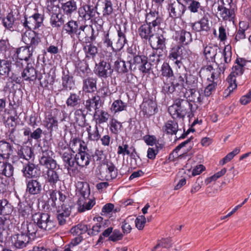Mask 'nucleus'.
<instances>
[{"instance_id": "obj_1", "label": "nucleus", "mask_w": 251, "mask_h": 251, "mask_svg": "<svg viewBox=\"0 0 251 251\" xmlns=\"http://www.w3.org/2000/svg\"><path fill=\"white\" fill-rule=\"evenodd\" d=\"M54 153L49 149L42 150V154L39 158L40 164L47 169L46 181L52 186H56L60 181L58 173L55 170L57 166L56 161L53 158Z\"/></svg>"}, {"instance_id": "obj_2", "label": "nucleus", "mask_w": 251, "mask_h": 251, "mask_svg": "<svg viewBox=\"0 0 251 251\" xmlns=\"http://www.w3.org/2000/svg\"><path fill=\"white\" fill-rule=\"evenodd\" d=\"M193 105L186 99L177 98L168 111L174 119H183L185 116L191 117L194 115Z\"/></svg>"}, {"instance_id": "obj_3", "label": "nucleus", "mask_w": 251, "mask_h": 251, "mask_svg": "<svg viewBox=\"0 0 251 251\" xmlns=\"http://www.w3.org/2000/svg\"><path fill=\"white\" fill-rule=\"evenodd\" d=\"M248 61L243 58H237L235 65L232 68V71L226 78L228 86L225 90L224 96L228 97L237 88L236 77L242 75L245 70V66Z\"/></svg>"}, {"instance_id": "obj_4", "label": "nucleus", "mask_w": 251, "mask_h": 251, "mask_svg": "<svg viewBox=\"0 0 251 251\" xmlns=\"http://www.w3.org/2000/svg\"><path fill=\"white\" fill-rule=\"evenodd\" d=\"M60 154L63 161L64 168L67 170L68 174L71 176H75L79 171L76 167L75 159L74 153L69 147L64 146L62 151H60Z\"/></svg>"}, {"instance_id": "obj_5", "label": "nucleus", "mask_w": 251, "mask_h": 251, "mask_svg": "<svg viewBox=\"0 0 251 251\" xmlns=\"http://www.w3.org/2000/svg\"><path fill=\"white\" fill-rule=\"evenodd\" d=\"M232 54L231 47L226 46L222 53V58L216 62L218 66L216 71L212 73L213 78L219 77L221 74H224L225 71L228 68V64L231 60Z\"/></svg>"}, {"instance_id": "obj_6", "label": "nucleus", "mask_w": 251, "mask_h": 251, "mask_svg": "<svg viewBox=\"0 0 251 251\" xmlns=\"http://www.w3.org/2000/svg\"><path fill=\"white\" fill-rule=\"evenodd\" d=\"M131 70H139L144 74H150L151 69V64L148 60V58L145 55H135L133 58L128 60Z\"/></svg>"}, {"instance_id": "obj_7", "label": "nucleus", "mask_w": 251, "mask_h": 251, "mask_svg": "<svg viewBox=\"0 0 251 251\" xmlns=\"http://www.w3.org/2000/svg\"><path fill=\"white\" fill-rule=\"evenodd\" d=\"M32 221L37 224L41 229L46 231L53 230L55 227V222L48 213L37 212L32 215Z\"/></svg>"}, {"instance_id": "obj_8", "label": "nucleus", "mask_w": 251, "mask_h": 251, "mask_svg": "<svg viewBox=\"0 0 251 251\" xmlns=\"http://www.w3.org/2000/svg\"><path fill=\"white\" fill-rule=\"evenodd\" d=\"M167 3V9L170 17L174 19L181 18L186 10V6L181 3L179 0H170Z\"/></svg>"}, {"instance_id": "obj_9", "label": "nucleus", "mask_w": 251, "mask_h": 251, "mask_svg": "<svg viewBox=\"0 0 251 251\" xmlns=\"http://www.w3.org/2000/svg\"><path fill=\"white\" fill-rule=\"evenodd\" d=\"M76 36L80 42L85 43H91L96 39L94 35V29L90 25H81L79 27Z\"/></svg>"}, {"instance_id": "obj_10", "label": "nucleus", "mask_w": 251, "mask_h": 251, "mask_svg": "<svg viewBox=\"0 0 251 251\" xmlns=\"http://www.w3.org/2000/svg\"><path fill=\"white\" fill-rule=\"evenodd\" d=\"M22 41L32 50H35L41 42L39 34L31 30L26 31L22 35Z\"/></svg>"}, {"instance_id": "obj_11", "label": "nucleus", "mask_w": 251, "mask_h": 251, "mask_svg": "<svg viewBox=\"0 0 251 251\" xmlns=\"http://www.w3.org/2000/svg\"><path fill=\"white\" fill-rule=\"evenodd\" d=\"M25 184L26 192L30 195H39L43 190V182L39 177L26 179Z\"/></svg>"}, {"instance_id": "obj_12", "label": "nucleus", "mask_w": 251, "mask_h": 251, "mask_svg": "<svg viewBox=\"0 0 251 251\" xmlns=\"http://www.w3.org/2000/svg\"><path fill=\"white\" fill-rule=\"evenodd\" d=\"M113 71L110 64L103 60H100L98 63H96L94 70V73L98 76L104 78L110 76Z\"/></svg>"}, {"instance_id": "obj_13", "label": "nucleus", "mask_w": 251, "mask_h": 251, "mask_svg": "<svg viewBox=\"0 0 251 251\" xmlns=\"http://www.w3.org/2000/svg\"><path fill=\"white\" fill-rule=\"evenodd\" d=\"M25 21L23 26L30 30L36 29L39 28L42 25L44 21V16L39 13H35L33 15L27 17L25 16Z\"/></svg>"}, {"instance_id": "obj_14", "label": "nucleus", "mask_w": 251, "mask_h": 251, "mask_svg": "<svg viewBox=\"0 0 251 251\" xmlns=\"http://www.w3.org/2000/svg\"><path fill=\"white\" fill-rule=\"evenodd\" d=\"M96 6L86 4L79 8V16L84 20H95L96 14H99L97 12Z\"/></svg>"}, {"instance_id": "obj_15", "label": "nucleus", "mask_w": 251, "mask_h": 251, "mask_svg": "<svg viewBox=\"0 0 251 251\" xmlns=\"http://www.w3.org/2000/svg\"><path fill=\"white\" fill-rule=\"evenodd\" d=\"M166 37L164 34H154L149 41L151 46L156 50L163 51L166 49Z\"/></svg>"}, {"instance_id": "obj_16", "label": "nucleus", "mask_w": 251, "mask_h": 251, "mask_svg": "<svg viewBox=\"0 0 251 251\" xmlns=\"http://www.w3.org/2000/svg\"><path fill=\"white\" fill-rule=\"evenodd\" d=\"M141 112L144 116L146 118H149L150 116L155 114L157 106L154 101L148 100L143 102L141 105Z\"/></svg>"}, {"instance_id": "obj_17", "label": "nucleus", "mask_w": 251, "mask_h": 251, "mask_svg": "<svg viewBox=\"0 0 251 251\" xmlns=\"http://www.w3.org/2000/svg\"><path fill=\"white\" fill-rule=\"evenodd\" d=\"M72 205L67 203L61 204L59 207L57 212V218L60 225H63L66 223V219L70 215Z\"/></svg>"}, {"instance_id": "obj_18", "label": "nucleus", "mask_w": 251, "mask_h": 251, "mask_svg": "<svg viewBox=\"0 0 251 251\" xmlns=\"http://www.w3.org/2000/svg\"><path fill=\"white\" fill-rule=\"evenodd\" d=\"M126 28L125 25H124L123 29L119 27V29L117 30L118 39L116 40L114 43L116 51L121 50L125 45L127 44V40L126 35Z\"/></svg>"}, {"instance_id": "obj_19", "label": "nucleus", "mask_w": 251, "mask_h": 251, "mask_svg": "<svg viewBox=\"0 0 251 251\" xmlns=\"http://www.w3.org/2000/svg\"><path fill=\"white\" fill-rule=\"evenodd\" d=\"M25 81H31L36 80L37 78V72L32 64L28 62L26 67L23 70L21 73V77Z\"/></svg>"}, {"instance_id": "obj_20", "label": "nucleus", "mask_w": 251, "mask_h": 251, "mask_svg": "<svg viewBox=\"0 0 251 251\" xmlns=\"http://www.w3.org/2000/svg\"><path fill=\"white\" fill-rule=\"evenodd\" d=\"M85 108L89 111H92L93 110H95V113L99 111L101 106V100L100 96L99 95H95L91 98H89L85 101Z\"/></svg>"}, {"instance_id": "obj_21", "label": "nucleus", "mask_w": 251, "mask_h": 251, "mask_svg": "<svg viewBox=\"0 0 251 251\" xmlns=\"http://www.w3.org/2000/svg\"><path fill=\"white\" fill-rule=\"evenodd\" d=\"M162 18L159 16L158 11L150 10L149 13L146 14V24L151 25V27L154 28L159 27L162 23Z\"/></svg>"}, {"instance_id": "obj_22", "label": "nucleus", "mask_w": 251, "mask_h": 251, "mask_svg": "<svg viewBox=\"0 0 251 251\" xmlns=\"http://www.w3.org/2000/svg\"><path fill=\"white\" fill-rule=\"evenodd\" d=\"M169 58L173 61L175 60V64L180 68L182 65L181 60L183 59L181 47L176 46L173 48L169 53Z\"/></svg>"}, {"instance_id": "obj_23", "label": "nucleus", "mask_w": 251, "mask_h": 251, "mask_svg": "<svg viewBox=\"0 0 251 251\" xmlns=\"http://www.w3.org/2000/svg\"><path fill=\"white\" fill-rule=\"evenodd\" d=\"M155 28L145 24L142 25L138 29V33L142 39L148 40L149 42L154 35Z\"/></svg>"}, {"instance_id": "obj_24", "label": "nucleus", "mask_w": 251, "mask_h": 251, "mask_svg": "<svg viewBox=\"0 0 251 251\" xmlns=\"http://www.w3.org/2000/svg\"><path fill=\"white\" fill-rule=\"evenodd\" d=\"M30 238L25 233L18 234L12 236V242L16 248L22 249L26 246Z\"/></svg>"}, {"instance_id": "obj_25", "label": "nucleus", "mask_w": 251, "mask_h": 251, "mask_svg": "<svg viewBox=\"0 0 251 251\" xmlns=\"http://www.w3.org/2000/svg\"><path fill=\"white\" fill-rule=\"evenodd\" d=\"M218 10L221 18L225 21H233L235 17V11L234 8H227L222 5H219Z\"/></svg>"}, {"instance_id": "obj_26", "label": "nucleus", "mask_w": 251, "mask_h": 251, "mask_svg": "<svg viewBox=\"0 0 251 251\" xmlns=\"http://www.w3.org/2000/svg\"><path fill=\"white\" fill-rule=\"evenodd\" d=\"M35 50H32L27 46L21 47L17 49L16 53L17 58L28 63L29 59L32 57Z\"/></svg>"}, {"instance_id": "obj_27", "label": "nucleus", "mask_w": 251, "mask_h": 251, "mask_svg": "<svg viewBox=\"0 0 251 251\" xmlns=\"http://www.w3.org/2000/svg\"><path fill=\"white\" fill-rule=\"evenodd\" d=\"M117 37V35L115 33L108 30L103 32L102 40L106 47L110 48L112 50L116 51L115 47L114 45L113 46V42L116 41Z\"/></svg>"}, {"instance_id": "obj_28", "label": "nucleus", "mask_w": 251, "mask_h": 251, "mask_svg": "<svg viewBox=\"0 0 251 251\" xmlns=\"http://www.w3.org/2000/svg\"><path fill=\"white\" fill-rule=\"evenodd\" d=\"M62 80V90L70 91L75 86V82L74 77L69 74V72L67 71L65 72L63 71Z\"/></svg>"}, {"instance_id": "obj_29", "label": "nucleus", "mask_w": 251, "mask_h": 251, "mask_svg": "<svg viewBox=\"0 0 251 251\" xmlns=\"http://www.w3.org/2000/svg\"><path fill=\"white\" fill-rule=\"evenodd\" d=\"M81 103L80 91L77 93H70L69 96L66 101L68 107L71 108H78Z\"/></svg>"}, {"instance_id": "obj_30", "label": "nucleus", "mask_w": 251, "mask_h": 251, "mask_svg": "<svg viewBox=\"0 0 251 251\" xmlns=\"http://www.w3.org/2000/svg\"><path fill=\"white\" fill-rule=\"evenodd\" d=\"M12 153V145L4 140H0V159H9Z\"/></svg>"}, {"instance_id": "obj_31", "label": "nucleus", "mask_w": 251, "mask_h": 251, "mask_svg": "<svg viewBox=\"0 0 251 251\" xmlns=\"http://www.w3.org/2000/svg\"><path fill=\"white\" fill-rule=\"evenodd\" d=\"M37 171L39 172L35 165L29 162L24 165L22 170L23 176L28 179L36 177V176L38 175Z\"/></svg>"}, {"instance_id": "obj_32", "label": "nucleus", "mask_w": 251, "mask_h": 251, "mask_svg": "<svg viewBox=\"0 0 251 251\" xmlns=\"http://www.w3.org/2000/svg\"><path fill=\"white\" fill-rule=\"evenodd\" d=\"M90 155L86 152L85 150L81 151L75 155L76 167H84L89 164Z\"/></svg>"}, {"instance_id": "obj_33", "label": "nucleus", "mask_w": 251, "mask_h": 251, "mask_svg": "<svg viewBox=\"0 0 251 251\" xmlns=\"http://www.w3.org/2000/svg\"><path fill=\"white\" fill-rule=\"evenodd\" d=\"M8 138L11 142L17 145H21L25 143L22 132L20 130L15 128H13L10 130Z\"/></svg>"}, {"instance_id": "obj_34", "label": "nucleus", "mask_w": 251, "mask_h": 251, "mask_svg": "<svg viewBox=\"0 0 251 251\" xmlns=\"http://www.w3.org/2000/svg\"><path fill=\"white\" fill-rule=\"evenodd\" d=\"M50 18V24L52 27L58 28L61 27L64 23V15L60 13H54L53 11L49 12Z\"/></svg>"}, {"instance_id": "obj_35", "label": "nucleus", "mask_w": 251, "mask_h": 251, "mask_svg": "<svg viewBox=\"0 0 251 251\" xmlns=\"http://www.w3.org/2000/svg\"><path fill=\"white\" fill-rule=\"evenodd\" d=\"M82 89L87 93H93L97 90V79L93 77L83 78Z\"/></svg>"}, {"instance_id": "obj_36", "label": "nucleus", "mask_w": 251, "mask_h": 251, "mask_svg": "<svg viewBox=\"0 0 251 251\" xmlns=\"http://www.w3.org/2000/svg\"><path fill=\"white\" fill-rule=\"evenodd\" d=\"M85 109L82 108H77L74 111V120L79 126L83 127L85 126L86 122V114L85 113Z\"/></svg>"}, {"instance_id": "obj_37", "label": "nucleus", "mask_w": 251, "mask_h": 251, "mask_svg": "<svg viewBox=\"0 0 251 251\" xmlns=\"http://www.w3.org/2000/svg\"><path fill=\"white\" fill-rule=\"evenodd\" d=\"M61 9L64 14L71 16L72 14L77 9L76 2L75 0H70L61 3Z\"/></svg>"}, {"instance_id": "obj_38", "label": "nucleus", "mask_w": 251, "mask_h": 251, "mask_svg": "<svg viewBox=\"0 0 251 251\" xmlns=\"http://www.w3.org/2000/svg\"><path fill=\"white\" fill-rule=\"evenodd\" d=\"M84 142L77 138H74L71 139L70 142V149L72 151V152L75 153L76 151H81L83 150H85L87 147L84 145Z\"/></svg>"}, {"instance_id": "obj_39", "label": "nucleus", "mask_w": 251, "mask_h": 251, "mask_svg": "<svg viewBox=\"0 0 251 251\" xmlns=\"http://www.w3.org/2000/svg\"><path fill=\"white\" fill-rule=\"evenodd\" d=\"M96 204L95 199H85V201L80 200L78 202V211L83 212L91 209Z\"/></svg>"}, {"instance_id": "obj_40", "label": "nucleus", "mask_w": 251, "mask_h": 251, "mask_svg": "<svg viewBox=\"0 0 251 251\" xmlns=\"http://www.w3.org/2000/svg\"><path fill=\"white\" fill-rule=\"evenodd\" d=\"M189 79H191L193 81V83H194L195 81V78L193 75H189V77L186 76L185 75H184L183 76L179 75L177 77H176L174 81L172 82L175 86V87L178 86H182L183 87L184 85V83L188 84H190V82Z\"/></svg>"}, {"instance_id": "obj_41", "label": "nucleus", "mask_w": 251, "mask_h": 251, "mask_svg": "<svg viewBox=\"0 0 251 251\" xmlns=\"http://www.w3.org/2000/svg\"><path fill=\"white\" fill-rule=\"evenodd\" d=\"M17 154L20 158L26 160L31 159L34 155L32 149L28 146H21L20 149L18 150Z\"/></svg>"}, {"instance_id": "obj_42", "label": "nucleus", "mask_w": 251, "mask_h": 251, "mask_svg": "<svg viewBox=\"0 0 251 251\" xmlns=\"http://www.w3.org/2000/svg\"><path fill=\"white\" fill-rule=\"evenodd\" d=\"M162 130L168 134H176L178 131V124L174 121H168L162 127Z\"/></svg>"}, {"instance_id": "obj_43", "label": "nucleus", "mask_w": 251, "mask_h": 251, "mask_svg": "<svg viewBox=\"0 0 251 251\" xmlns=\"http://www.w3.org/2000/svg\"><path fill=\"white\" fill-rule=\"evenodd\" d=\"M185 95H187V100L194 102L201 101V95L200 92L195 89L190 88L187 90Z\"/></svg>"}, {"instance_id": "obj_44", "label": "nucleus", "mask_w": 251, "mask_h": 251, "mask_svg": "<svg viewBox=\"0 0 251 251\" xmlns=\"http://www.w3.org/2000/svg\"><path fill=\"white\" fill-rule=\"evenodd\" d=\"M78 28L77 22L71 20L64 25L63 29L67 33L72 36L75 34L76 35Z\"/></svg>"}, {"instance_id": "obj_45", "label": "nucleus", "mask_w": 251, "mask_h": 251, "mask_svg": "<svg viewBox=\"0 0 251 251\" xmlns=\"http://www.w3.org/2000/svg\"><path fill=\"white\" fill-rule=\"evenodd\" d=\"M0 173L6 177H11L14 174V167L10 163L0 161Z\"/></svg>"}, {"instance_id": "obj_46", "label": "nucleus", "mask_w": 251, "mask_h": 251, "mask_svg": "<svg viewBox=\"0 0 251 251\" xmlns=\"http://www.w3.org/2000/svg\"><path fill=\"white\" fill-rule=\"evenodd\" d=\"M114 69L115 71L119 74L126 73L128 71L129 67H128L126 64L125 61L121 58L118 57L117 60L114 62Z\"/></svg>"}, {"instance_id": "obj_47", "label": "nucleus", "mask_w": 251, "mask_h": 251, "mask_svg": "<svg viewBox=\"0 0 251 251\" xmlns=\"http://www.w3.org/2000/svg\"><path fill=\"white\" fill-rule=\"evenodd\" d=\"M89 44L88 45L83 46V50L86 58H93L98 53V48L96 46L93 45L92 43Z\"/></svg>"}, {"instance_id": "obj_48", "label": "nucleus", "mask_w": 251, "mask_h": 251, "mask_svg": "<svg viewBox=\"0 0 251 251\" xmlns=\"http://www.w3.org/2000/svg\"><path fill=\"white\" fill-rule=\"evenodd\" d=\"M13 210L12 207L8 201L5 199H0V214L7 215Z\"/></svg>"}, {"instance_id": "obj_49", "label": "nucleus", "mask_w": 251, "mask_h": 251, "mask_svg": "<svg viewBox=\"0 0 251 251\" xmlns=\"http://www.w3.org/2000/svg\"><path fill=\"white\" fill-rule=\"evenodd\" d=\"M80 195L86 199L88 198L90 194V189L89 184L87 182H78L77 186Z\"/></svg>"}, {"instance_id": "obj_50", "label": "nucleus", "mask_w": 251, "mask_h": 251, "mask_svg": "<svg viewBox=\"0 0 251 251\" xmlns=\"http://www.w3.org/2000/svg\"><path fill=\"white\" fill-rule=\"evenodd\" d=\"M188 9L193 13H201L205 11L204 7L201 5L200 2L196 0H193L188 5Z\"/></svg>"}, {"instance_id": "obj_51", "label": "nucleus", "mask_w": 251, "mask_h": 251, "mask_svg": "<svg viewBox=\"0 0 251 251\" xmlns=\"http://www.w3.org/2000/svg\"><path fill=\"white\" fill-rule=\"evenodd\" d=\"M106 173L107 175L105 176V178L107 180L115 178L118 175L117 169L112 163L107 164Z\"/></svg>"}, {"instance_id": "obj_52", "label": "nucleus", "mask_w": 251, "mask_h": 251, "mask_svg": "<svg viewBox=\"0 0 251 251\" xmlns=\"http://www.w3.org/2000/svg\"><path fill=\"white\" fill-rule=\"evenodd\" d=\"M13 63L11 62L12 65L11 70L13 75H17L23 70L24 64L23 61L18 58L13 60Z\"/></svg>"}, {"instance_id": "obj_53", "label": "nucleus", "mask_w": 251, "mask_h": 251, "mask_svg": "<svg viewBox=\"0 0 251 251\" xmlns=\"http://www.w3.org/2000/svg\"><path fill=\"white\" fill-rule=\"evenodd\" d=\"M87 131L88 133V138L91 141H98L100 138L99 133L98 125H96L94 128L92 129L91 126L87 128Z\"/></svg>"}, {"instance_id": "obj_54", "label": "nucleus", "mask_w": 251, "mask_h": 251, "mask_svg": "<svg viewBox=\"0 0 251 251\" xmlns=\"http://www.w3.org/2000/svg\"><path fill=\"white\" fill-rule=\"evenodd\" d=\"M203 17L199 22V24L201 26V28L203 30L207 31L209 29L210 26L209 24V14L205 11L201 14Z\"/></svg>"}, {"instance_id": "obj_55", "label": "nucleus", "mask_w": 251, "mask_h": 251, "mask_svg": "<svg viewBox=\"0 0 251 251\" xmlns=\"http://www.w3.org/2000/svg\"><path fill=\"white\" fill-rule=\"evenodd\" d=\"M172 246V241L170 238H162L157 240L156 246L152 249V251H154L159 247L169 249Z\"/></svg>"}, {"instance_id": "obj_56", "label": "nucleus", "mask_w": 251, "mask_h": 251, "mask_svg": "<svg viewBox=\"0 0 251 251\" xmlns=\"http://www.w3.org/2000/svg\"><path fill=\"white\" fill-rule=\"evenodd\" d=\"M126 106L127 104L126 103L124 102L121 100H117L114 101L111 109L113 112L117 113L125 110Z\"/></svg>"}, {"instance_id": "obj_57", "label": "nucleus", "mask_w": 251, "mask_h": 251, "mask_svg": "<svg viewBox=\"0 0 251 251\" xmlns=\"http://www.w3.org/2000/svg\"><path fill=\"white\" fill-rule=\"evenodd\" d=\"M217 46H207L205 47L203 53L207 58L213 59L217 54Z\"/></svg>"}, {"instance_id": "obj_58", "label": "nucleus", "mask_w": 251, "mask_h": 251, "mask_svg": "<svg viewBox=\"0 0 251 251\" xmlns=\"http://www.w3.org/2000/svg\"><path fill=\"white\" fill-rule=\"evenodd\" d=\"M113 12V8L111 1L109 0H104L102 3V15L107 17L110 15Z\"/></svg>"}, {"instance_id": "obj_59", "label": "nucleus", "mask_w": 251, "mask_h": 251, "mask_svg": "<svg viewBox=\"0 0 251 251\" xmlns=\"http://www.w3.org/2000/svg\"><path fill=\"white\" fill-rule=\"evenodd\" d=\"M15 21V18L12 14L9 13L2 20L3 26L7 29L12 30Z\"/></svg>"}, {"instance_id": "obj_60", "label": "nucleus", "mask_w": 251, "mask_h": 251, "mask_svg": "<svg viewBox=\"0 0 251 251\" xmlns=\"http://www.w3.org/2000/svg\"><path fill=\"white\" fill-rule=\"evenodd\" d=\"M11 71V66L8 61L0 60V75H8Z\"/></svg>"}, {"instance_id": "obj_61", "label": "nucleus", "mask_w": 251, "mask_h": 251, "mask_svg": "<svg viewBox=\"0 0 251 251\" xmlns=\"http://www.w3.org/2000/svg\"><path fill=\"white\" fill-rule=\"evenodd\" d=\"M179 42L183 45H187L192 41V35L190 32L182 30L179 33Z\"/></svg>"}, {"instance_id": "obj_62", "label": "nucleus", "mask_w": 251, "mask_h": 251, "mask_svg": "<svg viewBox=\"0 0 251 251\" xmlns=\"http://www.w3.org/2000/svg\"><path fill=\"white\" fill-rule=\"evenodd\" d=\"M89 228H90V226L88 227V226L86 225L78 224L71 228V232L74 234L80 235L86 231L88 232Z\"/></svg>"}, {"instance_id": "obj_63", "label": "nucleus", "mask_w": 251, "mask_h": 251, "mask_svg": "<svg viewBox=\"0 0 251 251\" xmlns=\"http://www.w3.org/2000/svg\"><path fill=\"white\" fill-rule=\"evenodd\" d=\"M24 226L26 227L27 233L26 234L28 237L33 239L37 231V227H38L37 224L33 222V223H29Z\"/></svg>"}, {"instance_id": "obj_64", "label": "nucleus", "mask_w": 251, "mask_h": 251, "mask_svg": "<svg viewBox=\"0 0 251 251\" xmlns=\"http://www.w3.org/2000/svg\"><path fill=\"white\" fill-rule=\"evenodd\" d=\"M110 125V129L111 131L115 134H117L119 133L123 128L122 123L118 122L115 119H112L111 120Z\"/></svg>"}]
</instances>
